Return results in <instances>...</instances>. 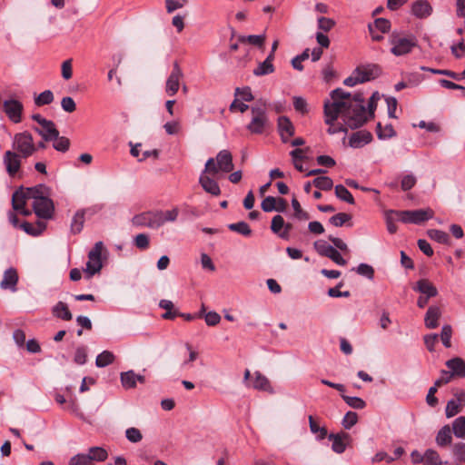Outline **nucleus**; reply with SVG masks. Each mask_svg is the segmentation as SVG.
I'll use <instances>...</instances> for the list:
<instances>
[{
    "instance_id": "9b49d317",
    "label": "nucleus",
    "mask_w": 465,
    "mask_h": 465,
    "mask_svg": "<svg viewBox=\"0 0 465 465\" xmlns=\"http://www.w3.org/2000/svg\"><path fill=\"white\" fill-rule=\"evenodd\" d=\"M183 71L177 62L173 64V70L167 78L165 92L168 95L173 96L179 90L180 80L183 78Z\"/></svg>"
},
{
    "instance_id": "052dcab7",
    "label": "nucleus",
    "mask_w": 465,
    "mask_h": 465,
    "mask_svg": "<svg viewBox=\"0 0 465 465\" xmlns=\"http://www.w3.org/2000/svg\"><path fill=\"white\" fill-rule=\"evenodd\" d=\"M452 329L450 325H444L441 329L440 339L443 345L446 348H450L451 346L450 338H451Z\"/></svg>"
},
{
    "instance_id": "5701e85b",
    "label": "nucleus",
    "mask_w": 465,
    "mask_h": 465,
    "mask_svg": "<svg viewBox=\"0 0 465 465\" xmlns=\"http://www.w3.org/2000/svg\"><path fill=\"white\" fill-rule=\"evenodd\" d=\"M440 315L441 311L438 306L429 307L424 318L425 326L429 329H435L438 327V321Z\"/></svg>"
},
{
    "instance_id": "338daca9",
    "label": "nucleus",
    "mask_w": 465,
    "mask_h": 465,
    "mask_svg": "<svg viewBox=\"0 0 465 465\" xmlns=\"http://www.w3.org/2000/svg\"><path fill=\"white\" fill-rule=\"evenodd\" d=\"M334 25L335 22L331 18L323 16L318 18V27L324 32H329L334 26Z\"/></svg>"
},
{
    "instance_id": "dca6fc26",
    "label": "nucleus",
    "mask_w": 465,
    "mask_h": 465,
    "mask_svg": "<svg viewBox=\"0 0 465 465\" xmlns=\"http://www.w3.org/2000/svg\"><path fill=\"white\" fill-rule=\"evenodd\" d=\"M33 130L45 142L53 141V139L57 138V135L59 134V131L57 130L55 124L51 120L45 122L43 126L33 127Z\"/></svg>"
},
{
    "instance_id": "49530a36",
    "label": "nucleus",
    "mask_w": 465,
    "mask_h": 465,
    "mask_svg": "<svg viewBox=\"0 0 465 465\" xmlns=\"http://www.w3.org/2000/svg\"><path fill=\"white\" fill-rule=\"evenodd\" d=\"M309 425L312 433L316 434L318 440H323L327 436V430L324 427H320L312 416H309Z\"/></svg>"
},
{
    "instance_id": "37998d69",
    "label": "nucleus",
    "mask_w": 465,
    "mask_h": 465,
    "mask_svg": "<svg viewBox=\"0 0 465 465\" xmlns=\"http://www.w3.org/2000/svg\"><path fill=\"white\" fill-rule=\"evenodd\" d=\"M136 374L133 371L121 373V382L125 389H132L136 386Z\"/></svg>"
},
{
    "instance_id": "b1692460",
    "label": "nucleus",
    "mask_w": 465,
    "mask_h": 465,
    "mask_svg": "<svg viewBox=\"0 0 465 465\" xmlns=\"http://www.w3.org/2000/svg\"><path fill=\"white\" fill-rule=\"evenodd\" d=\"M381 74V70L377 64H368L363 67H360V77L362 79V83L373 80Z\"/></svg>"
},
{
    "instance_id": "473e14b6",
    "label": "nucleus",
    "mask_w": 465,
    "mask_h": 465,
    "mask_svg": "<svg viewBox=\"0 0 465 465\" xmlns=\"http://www.w3.org/2000/svg\"><path fill=\"white\" fill-rule=\"evenodd\" d=\"M84 210H78L74 213L71 223V231L73 233L77 234L82 232L84 223Z\"/></svg>"
},
{
    "instance_id": "c85d7f7f",
    "label": "nucleus",
    "mask_w": 465,
    "mask_h": 465,
    "mask_svg": "<svg viewBox=\"0 0 465 465\" xmlns=\"http://www.w3.org/2000/svg\"><path fill=\"white\" fill-rule=\"evenodd\" d=\"M348 434H330L329 440L332 441L331 449L336 453H342L346 449L344 439H348Z\"/></svg>"
},
{
    "instance_id": "3c124183",
    "label": "nucleus",
    "mask_w": 465,
    "mask_h": 465,
    "mask_svg": "<svg viewBox=\"0 0 465 465\" xmlns=\"http://www.w3.org/2000/svg\"><path fill=\"white\" fill-rule=\"evenodd\" d=\"M20 228L23 229L27 234L33 236L40 234L44 230V226L40 223H38L37 226H35L28 222H25L20 224Z\"/></svg>"
},
{
    "instance_id": "0e129e2a",
    "label": "nucleus",
    "mask_w": 465,
    "mask_h": 465,
    "mask_svg": "<svg viewBox=\"0 0 465 465\" xmlns=\"http://www.w3.org/2000/svg\"><path fill=\"white\" fill-rule=\"evenodd\" d=\"M134 244L138 249L144 250L149 246V237L145 233H139L134 238Z\"/></svg>"
},
{
    "instance_id": "e2e57ef3",
    "label": "nucleus",
    "mask_w": 465,
    "mask_h": 465,
    "mask_svg": "<svg viewBox=\"0 0 465 465\" xmlns=\"http://www.w3.org/2000/svg\"><path fill=\"white\" fill-rule=\"evenodd\" d=\"M356 272L358 274L366 276L368 279H372L374 276L373 268L367 263H361L356 268Z\"/></svg>"
},
{
    "instance_id": "412c9836",
    "label": "nucleus",
    "mask_w": 465,
    "mask_h": 465,
    "mask_svg": "<svg viewBox=\"0 0 465 465\" xmlns=\"http://www.w3.org/2000/svg\"><path fill=\"white\" fill-rule=\"evenodd\" d=\"M205 173H206L203 172L199 178V183L202 185L203 189L206 193H211L212 195H219L221 193V190L218 183Z\"/></svg>"
},
{
    "instance_id": "8fccbe9b",
    "label": "nucleus",
    "mask_w": 465,
    "mask_h": 465,
    "mask_svg": "<svg viewBox=\"0 0 465 465\" xmlns=\"http://www.w3.org/2000/svg\"><path fill=\"white\" fill-rule=\"evenodd\" d=\"M341 398L350 407L353 409L362 410L366 406L365 401L359 397H351L342 394Z\"/></svg>"
},
{
    "instance_id": "f704fd0d",
    "label": "nucleus",
    "mask_w": 465,
    "mask_h": 465,
    "mask_svg": "<svg viewBox=\"0 0 465 465\" xmlns=\"http://www.w3.org/2000/svg\"><path fill=\"white\" fill-rule=\"evenodd\" d=\"M427 235L433 241L442 243V244H450V236L449 234L441 230L438 229H430L427 231Z\"/></svg>"
},
{
    "instance_id": "6e6552de",
    "label": "nucleus",
    "mask_w": 465,
    "mask_h": 465,
    "mask_svg": "<svg viewBox=\"0 0 465 465\" xmlns=\"http://www.w3.org/2000/svg\"><path fill=\"white\" fill-rule=\"evenodd\" d=\"M316 252L323 257H328L338 265H345L346 260L342 258L341 253L332 245L329 244L324 240H318L313 243Z\"/></svg>"
},
{
    "instance_id": "0eeeda50",
    "label": "nucleus",
    "mask_w": 465,
    "mask_h": 465,
    "mask_svg": "<svg viewBox=\"0 0 465 465\" xmlns=\"http://www.w3.org/2000/svg\"><path fill=\"white\" fill-rule=\"evenodd\" d=\"M251 113L252 120L246 126L247 130L254 134H262L269 122L266 114L265 103L261 105L256 104L252 106Z\"/></svg>"
},
{
    "instance_id": "680f3d73",
    "label": "nucleus",
    "mask_w": 465,
    "mask_h": 465,
    "mask_svg": "<svg viewBox=\"0 0 465 465\" xmlns=\"http://www.w3.org/2000/svg\"><path fill=\"white\" fill-rule=\"evenodd\" d=\"M372 26L373 29H377L381 33H387L391 29V22L385 18H377L375 19Z\"/></svg>"
},
{
    "instance_id": "f257e3e1",
    "label": "nucleus",
    "mask_w": 465,
    "mask_h": 465,
    "mask_svg": "<svg viewBox=\"0 0 465 465\" xmlns=\"http://www.w3.org/2000/svg\"><path fill=\"white\" fill-rule=\"evenodd\" d=\"M331 100L324 103L325 124L332 125L341 116L345 125L351 129H357L363 125L367 120L364 97L361 93L351 94L341 88H336L330 94ZM339 132H347L343 126H330L328 133L333 134Z\"/></svg>"
},
{
    "instance_id": "4468645a",
    "label": "nucleus",
    "mask_w": 465,
    "mask_h": 465,
    "mask_svg": "<svg viewBox=\"0 0 465 465\" xmlns=\"http://www.w3.org/2000/svg\"><path fill=\"white\" fill-rule=\"evenodd\" d=\"M455 398L450 400L447 402L446 406V416L447 418H451L458 414L461 408L465 406V391L462 390H458L454 393Z\"/></svg>"
},
{
    "instance_id": "2f4dec72",
    "label": "nucleus",
    "mask_w": 465,
    "mask_h": 465,
    "mask_svg": "<svg viewBox=\"0 0 465 465\" xmlns=\"http://www.w3.org/2000/svg\"><path fill=\"white\" fill-rule=\"evenodd\" d=\"M25 193L29 200L36 201L38 197L48 196V188L44 184H38L35 187L27 188Z\"/></svg>"
},
{
    "instance_id": "a878e982",
    "label": "nucleus",
    "mask_w": 465,
    "mask_h": 465,
    "mask_svg": "<svg viewBox=\"0 0 465 465\" xmlns=\"http://www.w3.org/2000/svg\"><path fill=\"white\" fill-rule=\"evenodd\" d=\"M247 386L259 391H272L269 380L259 371L254 372V380Z\"/></svg>"
},
{
    "instance_id": "39448f33",
    "label": "nucleus",
    "mask_w": 465,
    "mask_h": 465,
    "mask_svg": "<svg viewBox=\"0 0 465 465\" xmlns=\"http://www.w3.org/2000/svg\"><path fill=\"white\" fill-rule=\"evenodd\" d=\"M396 216V219L403 223L421 224L431 219L434 212L430 209H418L408 211H391Z\"/></svg>"
},
{
    "instance_id": "c9c22d12",
    "label": "nucleus",
    "mask_w": 465,
    "mask_h": 465,
    "mask_svg": "<svg viewBox=\"0 0 465 465\" xmlns=\"http://www.w3.org/2000/svg\"><path fill=\"white\" fill-rule=\"evenodd\" d=\"M179 215L178 208H173L172 210L167 211H157V217L160 218L161 226H163L167 222H175Z\"/></svg>"
},
{
    "instance_id": "a19ab883",
    "label": "nucleus",
    "mask_w": 465,
    "mask_h": 465,
    "mask_svg": "<svg viewBox=\"0 0 465 465\" xmlns=\"http://www.w3.org/2000/svg\"><path fill=\"white\" fill-rule=\"evenodd\" d=\"M453 433L457 438H465V417L460 416L452 423Z\"/></svg>"
},
{
    "instance_id": "bb28decb",
    "label": "nucleus",
    "mask_w": 465,
    "mask_h": 465,
    "mask_svg": "<svg viewBox=\"0 0 465 465\" xmlns=\"http://www.w3.org/2000/svg\"><path fill=\"white\" fill-rule=\"evenodd\" d=\"M272 62V54H268L266 59L259 63L258 66L253 70V74L255 76H262L273 73L275 68Z\"/></svg>"
},
{
    "instance_id": "4be33fe9",
    "label": "nucleus",
    "mask_w": 465,
    "mask_h": 465,
    "mask_svg": "<svg viewBox=\"0 0 465 465\" xmlns=\"http://www.w3.org/2000/svg\"><path fill=\"white\" fill-rule=\"evenodd\" d=\"M446 366L454 376L465 378V361L460 357L446 361Z\"/></svg>"
},
{
    "instance_id": "6e6d98bb",
    "label": "nucleus",
    "mask_w": 465,
    "mask_h": 465,
    "mask_svg": "<svg viewBox=\"0 0 465 465\" xmlns=\"http://www.w3.org/2000/svg\"><path fill=\"white\" fill-rule=\"evenodd\" d=\"M358 421V415L354 411H348L343 419H342V426L346 430H350L351 427H353Z\"/></svg>"
},
{
    "instance_id": "4d7b16f0",
    "label": "nucleus",
    "mask_w": 465,
    "mask_h": 465,
    "mask_svg": "<svg viewBox=\"0 0 465 465\" xmlns=\"http://www.w3.org/2000/svg\"><path fill=\"white\" fill-rule=\"evenodd\" d=\"M276 203H277V200L275 197L267 196L262 200V202L261 203V207L263 212L270 213L272 211H276Z\"/></svg>"
},
{
    "instance_id": "9d476101",
    "label": "nucleus",
    "mask_w": 465,
    "mask_h": 465,
    "mask_svg": "<svg viewBox=\"0 0 465 465\" xmlns=\"http://www.w3.org/2000/svg\"><path fill=\"white\" fill-rule=\"evenodd\" d=\"M3 109L7 117L15 124L22 121L23 104L16 99H8L4 101Z\"/></svg>"
},
{
    "instance_id": "13d9d810",
    "label": "nucleus",
    "mask_w": 465,
    "mask_h": 465,
    "mask_svg": "<svg viewBox=\"0 0 465 465\" xmlns=\"http://www.w3.org/2000/svg\"><path fill=\"white\" fill-rule=\"evenodd\" d=\"M293 107L297 112L302 114L308 113V104L306 100L302 96L293 97Z\"/></svg>"
},
{
    "instance_id": "cd10ccee",
    "label": "nucleus",
    "mask_w": 465,
    "mask_h": 465,
    "mask_svg": "<svg viewBox=\"0 0 465 465\" xmlns=\"http://www.w3.org/2000/svg\"><path fill=\"white\" fill-rule=\"evenodd\" d=\"M452 431L449 425L443 426L437 433L436 443L440 447H445L451 443Z\"/></svg>"
},
{
    "instance_id": "6ab92c4d",
    "label": "nucleus",
    "mask_w": 465,
    "mask_h": 465,
    "mask_svg": "<svg viewBox=\"0 0 465 465\" xmlns=\"http://www.w3.org/2000/svg\"><path fill=\"white\" fill-rule=\"evenodd\" d=\"M411 13L420 19L430 16L432 13V6L427 0H418L412 4Z\"/></svg>"
},
{
    "instance_id": "e433bc0d",
    "label": "nucleus",
    "mask_w": 465,
    "mask_h": 465,
    "mask_svg": "<svg viewBox=\"0 0 465 465\" xmlns=\"http://www.w3.org/2000/svg\"><path fill=\"white\" fill-rule=\"evenodd\" d=\"M114 361V355L113 352L109 351H104L100 354L97 355L95 360V365L98 368H104L109 364L113 363Z\"/></svg>"
},
{
    "instance_id": "864d4df0",
    "label": "nucleus",
    "mask_w": 465,
    "mask_h": 465,
    "mask_svg": "<svg viewBox=\"0 0 465 465\" xmlns=\"http://www.w3.org/2000/svg\"><path fill=\"white\" fill-rule=\"evenodd\" d=\"M125 437L130 442L137 443L142 440L143 434L137 428L131 427L125 430Z\"/></svg>"
},
{
    "instance_id": "f8f14e48",
    "label": "nucleus",
    "mask_w": 465,
    "mask_h": 465,
    "mask_svg": "<svg viewBox=\"0 0 465 465\" xmlns=\"http://www.w3.org/2000/svg\"><path fill=\"white\" fill-rule=\"evenodd\" d=\"M21 155L15 151L8 150L4 153L3 163L6 173L10 177H14L21 167Z\"/></svg>"
},
{
    "instance_id": "774afa93",
    "label": "nucleus",
    "mask_w": 465,
    "mask_h": 465,
    "mask_svg": "<svg viewBox=\"0 0 465 465\" xmlns=\"http://www.w3.org/2000/svg\"><path fill=\"white\" fill-rule=\"evenodd\" d=\"M450 50L456 58H461L465 54V44L463 40L460 41L457 45H451Z\"/></svg>"
},
{
    "instance_id": "c756f323",
    "label": "nucleus",
    "mask_w": 465,
    "mask_h": 465,
    "mask_svg": "<svg viewBox=\"0 0 465 465\" xmlns=\"http://www.w3.org/2000/svg\"><path fill=\"white\" fill-rule=\"evenodd\" d=\"M102 266L103 264L101 257L88 254V262H86L85 272L89 277H92L95 273L99 272L102 269Z\"/></svg>"
},
{
    "instance_id": "603ef678",
    "label": "nucleus",
    "mask_w": 465,
    "mask_h": 465,
    "mask_svg": "<svg viewBox=\"0 0 465 465\" xmlns=\"http://www.w3.org/2000/svg\"><path fill=\"white\" fill-rule=\"evenodd\" d=\"M53 147L59 152H66L70 146V141L68 138L64 136L57 135V138L53 139Z\"/></svg>"
},
{
    "instance_id": "de8ad7c7",
    "label": "nucleus",
    "mask_w": 465,
    "mask_h": 465,
    "mask_svg": "<svg viewBox=\"0 0 465 465\" xmlns=\"http://www.w3.org/2000/svg\"><path fill=\"white\" fill-rule=\"evenodd\" d=\"M351 215L346 213H339L335 215L331 216L329 219V223L335 226V227H341L344 225L347 222L351 221Z\"/></svg>"
},
{
    "instance_id": "79ce46f5",
    "label": "nucleus",
    "mask_w": 465,
    "mask_h": 465,
    "mask_svg": "<svg viewBox=\"0 0 465 465\" xmlns=\"http://www.w3.org/2000/svg\"><path fill=\"white\" fill-rule=\"evenodd\" d=\"M312 183L319 190L329 191L333 186L332 180L328 176H319L313 179Z\"/></svg>"
},
{
    "instance_id": "c03bdc74",
    "label": "nucleus",
    "mask_w": 465,
    "mask_h": 465,
    "mask_svg": "<svg viewBox=\"0 0 465 465\" xmlns=\"http://www.w3.org/2000/svg\"><path fill=\"white\" fill-rule=\"evenodd\" d=\"M54 94L50 90H45L35 97V104L37 106L50 104L54 101Z\"/></svg>"
},
{
    "instance_id": "a18cd8bd",
    "label": "nucleus",
    "mask_w": 465,
    "mask_h": 465,
    "mask_svg": "<svg viewBox=\"0 0 465 465\" xmlns=\"http://www.w3.org/2000/svg\"><path fill=\"white\" fill-rule=\"evenodd\" d=\"M424 465H442V461L438 452L429 449L424 453Z\"/></svg>"
},
{
    "instance_id": "aec40b11",
    "label": "nucleus",
    "mask_w": 465,
    "mask_h": 465,
    "mask_svg": "<svg viewBox=\"0 0 465 465\" xmlns=\"http://www.w3.org/2000/svg\"><path fill=\"white\" fill-rule=\"evenodd\" d=\"M415 292H419L427 298H432L438 295L437 288L427 279L419 280L415 286H413Z\"/></svg>"
},
{
    "instance_id": "20e7f679",
    "label": "nucleus",
    "mask_w": 465,
    "mask_h": 465,
    "mask_svg": "<svg viewBox=\"0 0 465 465\" xmlns=\"http://www.w3.org/2000/svg\"><path fill=\"white\" fill-rule=\"evenodd\" d=\"M108 452L102 447H91L86 453H77L69 460V465H95V462L104 461Z\"/></svg>"
},
{
    "instance_id": "09e8293b",
    "label": "nucleus",
    "mask_w": 465,
    "mask_h": 465,
    "mask_svg": "<svg viewBox=\"0 0 465 465\" xmlns=\"http://www.w3.org/2000/svg\"><path fill=\"white\" fill-rule=\"evenodd\" d=\"M292 206L294 211V217L300 221H307L310 219V215L307 212L303 211L300 203L296 198L292 200Z\"/></svg>"
},
{
    "instance_id": "5fc2aeb1",
    "label": "nucleus",
    "mask_w": 465,
    "mask_h": 465,
    "mask_svg": "<svg viewBox=\"0 0 465 465\" xmlns=\"http://www.w3.org/2000/svg\"><path fill=\"white\" fill-rule=\"evenodd\" d=\"M283 226H285L283 217L280 214L275 215L272 220L271 230L280 236V233H282Z\"/></svg>"
},
{
    "instance_id": "423d86ee",
    "label": "nucleus",
    "mask_w": 465,
    "mask_h": 465,
    "mask_svg": "<svg viewBox=\"0 0 465 465\" xmlns=\"http://www.w3.org/2000/svg\"><path fill=\"white\" fill-rule=\"evenodd\" d=\"M13 149L24 158L33 155L36 152L33 135L28 131L15 134L13 138Z\"/></svg>"
},
{
    "instance_id": "ea45409f",
    "label": "nucleus",
    "mask_w": 465,
    "mask_h": 465,
    "mask_svg": "<svg viewBox=\"0 0 465 465\" xmlns=\"http://www.w3.org/2000/svg\"><path fill=\"white\" fill-rule=\"evenodd\" d=\"M229 230L236 232L243 236H250L252 230L246 222H238L235 223H230L228 225Z\"/></svg>"
},
{
    "instance_id": "58836bf2",
    "label": "nucleus",
    "mask_w": 465,
    "mask_h": 465,
    "mask_svg": "<svg viewBox=\"0 0 465 465\" xmlns=\"http://www.w3.org/2000/svg\"><path fill=\"white\" fill-rule=\"evenodd\" d=\"M377 135L379 139L385 140L391 138L396 135L392 125L391 124H386L384 127L379 123L377 124Z\"/></svg>"
},
{
    "instance_id": "1a4fd4ad",
    "label": "nucleus",
    "mask_w": 465,
    "mask_h": 465,
    "mask_svg": "<svg viewBox=\"0 0 465 465\" xmlns=\"http://www.w3.org/2000/svg\"><path fill=\"white\" fill-rule=\"evenodd\" d=\"M161 220L157 217L156 212H145L134 215L132 219L133 225L136 227H148L150 229H158L161 227Z\"/></svg>"
},
{
    "instance_id": "72a5a7b5",
    "label": "nucleus",
    "mask_w": 465,
    "mask_h": 465,
    "mask_svg": "<svg viewBox=\"0 0 465 465\" xmlns=\"http://www.w3.org/2000/svg\"><path fill=\"white\" fill-rule=\"evenodd\" d=\"M26 200H29V198H27L25 191H15L12 196L13 209L16 212L22 210L25 207Z\"/></svg>"
},
{
    "instance_id": "4c0bfd02",
    "label": "nucleus",
    "mask_w": 465,
    "mask_h": 465,
    "mask_svg": "<svg viewBox=\"0 0 465 465\" xmlns=\"http://www.w3.org/2000/svg\"><path fill=\"white\" fill-rule=\"evenodd\" d=\"M335 195L341 201H344L350 204H354V198L351 193L341 184L335 186Z\"/></svg>"
},
{
    "instance_id": "a211bd4d",
    "label": "nucleus",
    "mask_w": 465,
    "mask_h": 465,
    "mask_svg": "<svg viewBox=\"0 0 465 465\" xmlns=\"http://www.w3.org/2000/svg\"><path fill=\"white\" fill-rule=\"evenodd\" d=\"M371 134L366 130H361L351 134L349 140V145L352 148H361L371 143Z\"/></svg>"
},
{
    "instance_id": "f3484780",
    "label": "nucleus",
    "mask_w": 465,
    "mask_h": 465,
    "mask_svg": "<svg viewBox=\"0 0 465 465\" xmlns=\"http://www.w3.org/2000/svg\"><path fill=\"white\" fill-rule=\"evenodd\" d=\"M277 126L283 143H287L294 135L295 128L289 117L280 116L277 121Z\"/></svg>"
},
{
    "instance_id": "7c9ffc66",
    "label": "nucleus",
    "mask_w": 465,
    "mask_h": 465,
    "mask_svg": "<svg viewBox=\"0 0 465 465\" xmlns=\"http://www.w3.org/2000/svg\"><path fill=\"white\" fill-rule=\"evenodd\" d=\"M53 314L64 321H70L73 317L71 312L68 309V306L66 303L63 302H58L54 307H53Z\"/></svg>"
},
{
    "instance_id": "69168bd1",
    "label": "nucleus",
    "mask_w": 465,
    "mask_h": 465,
    "mask_svg": "<svg viewBox=\"0 0 465 465\" xmlns=\"http://www.w3.org/2000/svg\"><path fill=\"white\" fill-rule=\"evenodd\" d=\"M61 107L66 113H73L76 109V104L72 97L65 96L61 101Z\"/></svg>"
},
{
    "instance_id": "bf43d9fd",
    "label": "nucleus",
    "mask_w": 465,
    "mask_h": 465,
    "mask_svg": "<svg viewBox=\"0 0 465 465\" xmlns=\"http://www.w3.org/2000/svg\"><path fill=\"white\" fill-rule=\"evenodd\" d=\"M343 84L347 86H354L358 84H362V79H361L360 77V67H357L353 73L351 74V75H350L349 77L345 78L344 81H343Z\"/></svg>"
},
{
    "instance_id": "7ed1b4c3",
    "label": "nucleus",
    "mask_w": 465,
    "mask_h": 465,
    "mask_svg": "<svg viewBox=\"0 0 465 465\" xmlns=\"http://www.w3.org/2000/svg\"><path fill=\"white\" fill-rule=\"evenodd\" d=\"M232 155L228 150L220 151L215 159L209 158L205 163L204 173L216 174L219 172L230 173L233 170Z\"/></svg>"
},
{
    "instance_id": "2eb2a0df",
    "label": "nucleus",
    "mask_w": 465,
    "mask_h": 465,
    "mask_svg": "<svg viewBox=\"0 0 465 465\" xmlns=\"http://www.w3.org/2000/svg\"><path fill=\"white\" fill-rule=\"evenodd\" d=\"M18 273L16 269L10 267L4 272L3 279L0 282V288L2 290H8L11 292L17 291Z\"/></svg>"
},
{
    "instance_id": "ddd939ff",
    "label": "nucleus",
    "mask_w": 465,
    "mask_h": 465,
    "mask_svg": "<svg viewBox=\"0 0 465 465\" xmlns=\"http://www.w3.org/2000/svg\"><path fill=\"white\" fill-rule=\"evenodd\" d=\"M35 213L42 219L51 218L54 211V203L48 197H38V200L33 202Z\"/></svg>"
},
{
    "instance_id": "f03ea898",
    "label": "nucleus",
    "mask_w": 465,
    "mask_h": 465,
    "mask_svg": "<svg viewBox=\"0 0 465 465\" xmlns=\"http://www.w3.org/2000/svg\"><path fill=\"white\" fill-rule=\"evenodd\" d=\"M389 43L391 45V54L395 56H401L411 52L412 48L417 45V39L413 35H407L393 31L389 37Z\"/></svg>"
},
{
    "instance_id": "393cba45",
    "label": "nucleus",
    "mask_w": 465,
    "mask_h": 465,
    "mask_svg": "<svg viewBox=\"0 0 465 465\" xmlns=\"http://www.w3.org/2000/svg\"><path fill=\"white\" fill-rule=\"evenodd\" d=\"M238 42L241 44H250L254 45L260 49H262L265 44L266 35H240L237 37Z\"/></svg>"
}]
</instances>
